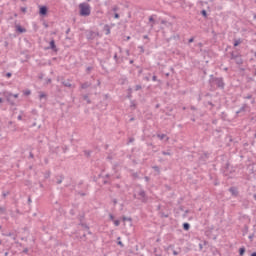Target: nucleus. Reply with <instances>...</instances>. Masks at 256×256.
Listing matches in <instances>:
<instances>
[{"label":"nucleus","mask_w":256,"mask_h":256,"mask_svg":"<svg viewBox=\"0 0 256 256\" xmlns=\"http://www.w3.org/2000/svg\"><path fill=\"white\" fill-rule=\"evenodd\" d=\"M208 84L211 91H217V89L223 91L225 89V79L223 77H215L213 74L209 76Z\"/></svg>","instance_id":"obj_1"},{"label":"nucleus","mask_w":256,"mask_h":256,"mask_svg":"<svg viewBox=\"0 0 256 256\" xmlns=\"http://www.w3.org/2000/svg\"><path fill=\"white\" fill-rule=\"evenodd\" d=\"M80 16L81 17H89L91 15V6L87 3L79 4Z\"/></svg>","instance_id":"obj_2"},{"label":"nucleus","mask_w":256,"mask_h":256,"mask_svg":"<svg viewBox=\"0 0 256 256\" xmlns=\"http://www.w3.org/2000/svg\"><path fill=\"white\" fill-rule=\"evenodd\" d=\"M138 201L140 203H149V196H147V192L145 189L141 188L138 191Z\"/></svg>","instance_id":"obj_3"},{"label":"nucleus","mask_w":256,"mask_h":256,"mask_svg":"<svg viewBox=\"0 0 256 256\" xmlns=\"http://www.w3.org/2000/svg\"><path fill=\"white\" fill-rule=\"evenodd\" d=\"M230 59L235 61L236 65H243V58L239 53L231 52Z\"/></svg>","instance_id":"obj_4"},{"label":"nucleus","mask_w":256,"mask_h":256,"mask_svg":"<svg viewBox=\"0 0 256 256\" xmlns=\"http://www.w3.org/2000/svg\"><path fill=\"white\" fill-rule=\"evenodd\" d=\"M85 36L88 41H94L96 37H99V32H95L93 30H86Z\"/></svg>","instance_id":"obj_5"},{"label":"nucleus","mask_w":256,"mask_h":256,"mask_svg":"<svg viewBox=\"0 0 256 256\" xmlns=\"http://www.w3.org/2000/svg\"><path fill=\"white\" fill-rule=\"evenodd\" d=\"M3 95L7 101V103H9V105H11L12 107H15V100H13V93L6 91L3 92Z\"/></svg>","instance_id":"obj_6"},{"label":"nucleus","mask_w":256,"mask_h":256,"mask_svg":"<svg viewBox=\"0 0 256 256\" xmlns=\"http://www.w3.org/2000/svg\"><path fill=\"white\" fill-rule=\"evenodd\" d=\"M229 193H231L232 197H239V190L237 187L232 186L228 189Z\"/></svg>","instance_id":"obj_7"},{"label":"nucleus","mask_w":256,"mask_h":256,"mask_svg":"<svg viewBox=\"0 0 256 256\" xmlns=\"http://www.w3.org/2000/svg\"><path fill=\"white\" fill-rule=\"evenodd\" d=\"M247 109H249V106L246 103L242 104L240 109L238 111H236V117H239L240 113H245V111H247Z\"/></svg>","instance_id":"obj_8"},{"label":"nucleus","mask_w":256,"mask_h":256,"mask_svg":"<svg viewBox=\"0 0 256 256\" xmlns=\"http://www.w3.org/2000/svg\"><path fill=\"white\" fill-rule=\"evenodd\" d=\"M47 49H51L52 51H54L55 53H57V51H59V49H57V45H55V39H52L49 43V47H47Z\"/></svg>","instance_id":"obj_9"},{"label":"nucleus","mask_w":256,"mask_h":256,"mask_svg":"<svg viewBox=\"0 0 256 256\" xmlns=\"http://www.w3.org/2000/svg\"><path fill=\"white\" fill-rule=\"evenodd\" d=\"M47 6H40L39 9V15H41L42 17H45V15H47Z\"/></svg>","instance_id":"obj_10"},{"label":"nucleus","mask_w":256,"mask_h":256,"mask_svg":"<svg viewBox=\"0 0 256 256\" xmlns=\"http://www.w3.org/2000/svg\"><path fill=\"white\" fill-rule=\"evenodd\" d=\"M243 99H250L251 100V105H255V98H253L252 94L244 95Z\"/></svg>","instance_id":"obj_11"},{"label":"nucleus","mask_w":256,"mask_h":256,"mask_svg":"<svg viewBox=\"0 0 256 256\" xmlns=\"http://www.w3.org/2000/svg\"><path fill=\"white\" fill-rule=\"evenodd\" d=\"M16 31L18 33H27V29L23 28L21 25L16 26Z\"/></svg>","instance_id":"obj_12"},{"label":"nucleus","mask_w":256,"mask_h":256,"mask_svg":"<svg viewBox=\"0 0 256 256\" xmlns=\"http://www.w3.org/2000/svg\"><path fill=\"white\" fill-rule=\"evenodd\" d=\"M127 99H133V88H131V87H129L128 89H127Z\"/></svg>","instance_id":"obj_13"},{"label":"nucleus","mask_w":256,"mask_h":256,"mask_svg":"<svg viewBox=\"0 0 256 256\" xmlns=\"http://www.w3.org/2000/svg\"><path fill=\"white\" fill-rule=\"evenodd\" d=\"M3 237H12L13 241H15V239H17V236H15V234H13V232L10 233H2Z\"/></svg>","instance_id":"obj_14"},{"label":"nucleus","mask_w":256,"mask_h":256,"mask_svg":"<svg viewBox=\"0 0 256 256\" xmlns=\"http://www.w3.org/2000/svg\"><path fill=\"white\" fill-rule=\"evenodd\" d=\"M56 179H57V181H56L57 185H61V183H63V179H65V176L60 175V176L56 177Z\"/></svg>","instance_id":"obj_15"},{"label":"nucleus","mask_w":256,"mask_h":256,"mask_svg":"<svg viewBox=\"0 0 256 256\" xmlns=\"http://www.w3.org/2000/svg\"><path fill=\"white\" fill-rule=\"evenodd\" d=\"M88 87H91L90 82H84L81 84V89H88Z\"/></svg>","instance_id":"obj_16"},{"label":"nucleus","mask_w":256,"mask_h":256,"mask_svg":"<svg viewBox=\"0 0 256 256\" xmlns=\"http://www.w3.org/2000/svg\"><path fill=\"white\" fill-rule=\"evenodd\" d=\"M62 85H63L64 87H69V88L73 87V84L70 83L69 80H67V81H62Z\"/></svg>","instance_id":"obj_17"},{"label":"nucleus","mask_w":256,"mask_h":256,"mask_svg":"<svg viewBox=\"0 0 256 256\" xmlns=\"http://www.w3.org/2000/svg\"><path fill=\"white\" fill-rule=\"evenodd\" d=\"M183 229L184 231H189V229H191V224L188 222L183 223Z\"/></svg>","instance_id":"obj_18"},{"label":"nucleus","mask_w":256,"mask_h":256,"mask_svg":"<svg viewBox=\"0 0 256 256\" xmlns=\"http://www.w3.org/2000/svg\"><path fill=\"white\" fill-rule=\"evenodd\" d=\"M104 30L106 31L105 35H111V27L109 25H105Z\"/></svg>","instance_id":"obj_19"},{"label":"nucleus","mask_w":256,"mask_h":256,"mask_svg":"<svg viewBox=\"0 0 256 256\" xmlns=\"http://www.w3.org/2000/svg\"><path fill=\"white\" fill-rule=\"evenodd\" d=\"M234 47H239V45H241V38L238 39H234Z\"/></svg>","instance_id":"obj_20"},{"label":"nucleus","mask_w":256,"mask_h":256,"mask_svg":"<svg viewBox=\"0 0 256 256\" xmlns=\"http://www.w3.org/2000/svg\"><path fill=\"white\" fill-rule=\"evenodd\" d=\"M245 251H246L245 246H242L241 248H239V255L240 256L245 255Z\"/></svg>","instance_id":"obj_21"},{"label":"nucleus","mask_w":256,"mask_h":256,"mask_svg":"<svg viewBox=\"0 0 256 256\" xmlns=\"http://www.w3.org/2000/svg\"><path fill=\"white\" fill-rule=\"evenodd\" d=\"M130 107L131 109H137V103H135V100L130 101Z\"/></svg>","instance_id":"obj_22"},{"label":"nucleus","mask_w":256,"mask_h":256,"mask_svg":"<svg viewBox=\"0 0 256 256\" xmlns=\"http://www.w3.org/2000/svg\"><path fill=\"white\" fill-rule=\"evenodd\" d=\"M83 99H84V101H86L88 103V105H91V99H89V95H87V94L84 95Z\"/></svg>","instance_id":"obj_23"},{"label":"nucleus","mask_w":256,"mask_h":256,"mask_svg":"<svg viewBox=\"0 0 256 256\" xmlns=\"http://www.w3.org/2000/svg\"><path fill=\"white\" fill-rule=\"evenodd\" d=\"M117 245H119V247H125V245L123 244V242L121 241V237L117 238Z\"/></svg>","instance_id":"obj_24"},{"label":"nucleus","mask_w":256,"mask_h":256,"mask_svg":"<svg viewBox=\"0 0 256 256\" xmlns=\"http://www.w3.org/2000/svg\"><path fill=\"white\" fill-rule=\"evenodd\" d=\"M39 99H47V94H45L44 92H40Z\"/></svg>","instance_id":"obj_25"},{"label":"nucleus","mask_w":256,"mask_h":256,"mask_svg":"<svg viewBox=\"0 0 256 256\" xmlns=\"http://www.w3.org/2000/svg\"><path fill=\"white\" fill-rule=\"evenodd\" d=\"M122 221H130V223H131V221H133V218L132 217H126V216H123L122 217Z\"/></svg>","instance_id":"obj_26"},{"label":"nucleus","mask_w":256,"mask_h":256,"mask_svg":"<svg viewBox=\"0 0 256 256\" xmlns=\"http://www.w3.org/2000/svg\"><path fill=\"white\" fill-rule=\"evenodd\" d=\"M149 21H150V23H152V24L150 25V27H153V26L155 25V19L153 18V16H150V17H149Z\"/></svg>","instance_id":"obj_27"},{"label":"nucleus","mask_w":256,"mask_h":256,"mask_svg":"<svg viewBox=\"0 0 256 256\" xmlns=\"http://www.w3.org/2000/svg\"><path fill=\"white\" fill-rule=\"evenodd\" d=\"M157 137H158V139H160V141H163V139L165 137H167V135H165V134H157Z\"/></svg>","instance_id":"obj_28"},{"label":"nucleus","mask_w":256,"mask_h":256,"mask_svg":"<svg viewBox=\"0 0 256 256\" xmlns=\"http://www.w3.org/2000/svg\"><path fill=\"white\" fill-rule=\"evenodd\" d=\"M152 169H154V171H156V173H161V169L159 168V166H153Z\"/></svg>","instance_id":"obj_29"},{"label":"nucleus","mask_w":256,"mask_h":256,"mask_svg":"<svg viewBox=\"0 0 256 256\" xmlns=\"http://www.w3.org/2000/svg\"><path fill=\"white\" fill-rule=\"evenodd\" d=\"M6 211H7V209L5 207H0V213L2 215H5Z\"/></svg>","instance_id":"obj_30"},{"label":"nucleus","mask_w":256,"mask_h":256,"mask_svg":"<svg viewBox=\"0 0 256 256\" xmlns=\"http://www.w3.org/2000/svg\"><path fill=\"white\" fill-rule=\"evenodd\" d=\"M141 89H143V86H141L140 84L135 86V91H141Z\"/></svg>","instance_id":"obj_31"},{"label":"nucleus","mask_w":256,"mask_h":256,"mask_svg":"<svg viewBox=\"0 0 256 256\" xmlns=\"http://www.w3.org/2000/svg\"><path fill=\"white\" fill-rule=\"evenodd\" d=\"M115 227H119L121 225V222L119 220H114Z\"/></svg>","instance_id":"obj_32"},{"label":"nucleus","mask_w":256,"mask_h":256,"mask_svg":"<svg viewBox=\"0 0 256 256\" xmlns=\"http://www.w3.org/2000/svg\"><path fill=\"white\" fill-rule=\"evenodd\" d=\"M112 11L117 13V11H119V6H113Z\"/></svg>","instance_id":"obj_33"},{"label":"nucleus","mask_w":256,"mask_h":256,"mask_svg":"<svg viewBox=\"0 0 256 256\" xmlns=\"http://www.w3.org/2000/svg\"><path fill=\"white\" fill-rule=\"evenodd\" d=\"M201 15H202L203 17H207V10H202V11H201Z\"/></svg>","instance_id":"obj_34"},{"label":"nucleus","mask_w":256,"mask_h":256,"mask_svg":"<svg viewBox=\"0 0 256 256\" xmlns=\"http://www.w3.org/2000/svg\"><path fill=\"white\" fill-rule=\"evenodd\" d=\"M20 11H21L22 13H27V7H21V8H20Z\"/></svg>","instance_id":"obj_35"},{"label":"nucleus","mask_w":256,"mask_h":256,"mask_svg":"<svg viewBox=\"0 0 256 256\" xmlns=\"http://www.w3.org/2000/svg\"><path fill=\"white\" fill-rule=\"evenodd\" d=\"M113 58L116 61V63H119V57L117 56V53L114 54Z\"/></svg>","instance_id":"obj_36"},{"label":"nucleus","mask_w":256,"mask_h":256,"mask_svg":"<svg viewBox=\"0 0 256 256\" xmlns=\"http://www.w3.org/2000/svg\"><path fill=\"white\" fill-rule=\"evenodd\" d=\"M138 49H140V53H145V48L143 46H138Z\"/></svg>","instance_id":"obj_37"},{"label":"nucleus","mask_w":256,"mask_h":256,"mask_svg":"<svg viewBox=\"0 0 256 256\" xmlns=\"http://www.w3.org/2000/svg\"><path fill=\"white\" fill-rule=\"evenodd\" d=\"M78 195H80V197H85L87 195V193L79 191Z\"/></svg>","instance_id":"obj_38"},{"label":"nucleus","mask_w":256,"mask_h":256,"mask_svg":"<svg viewBox=\"0 0 256 256\" xmlns=\"http://www.w3.org/2000/svg\"><path fill=\"white\" fill-rule=\"evenodd\" d=\"M110 221H115V216L113 214H109Z\"/></svg>","instance_id":"obj_39"},{"label":"nucleus","mask_w":256,"mask_h":256,"mask_svg":"<svg viewBox=\"0 0 256 256\" xmlns=\"http://www.w3.org/2000/svg\"><path fill=\"white\" fill-rule=\"evenodd\" d=\"M24 95H26V96L31 95V90H26V91H24Z\"/></svg>","instance_id":"obj_40"},{"label":"nucleus","mask_w":256,"mask_h":256,"mask_svg":"<svg viewBox=\"0 0 256 256\" xmlns=\"http://www.w3.org/2000/svg\"><path fill=\"white\" fill-rule=\"evenodd\" d=\"M133 199H137L139 201V195H138V192L133 194Z\"/></svg>","instance_id":"obj_41"},{"label":"nucleus","mask_w":256,"mask_h":256,"mask_svg":"<svg viewBox=\"0 0 256 256\" xmlns=\"http://www.w3.org/2000/svg\"><path fill=\"white\" fill-rule=\"evenodd\" d=\"M133 142H135V138H133V137L129 138L128 145H129V143H133Z\"/></svg>","instance_id":"obj_42"},{"label":"nucleus","mask_w":256,"mask_h":256,"mask_svg":"<svg viewBox=\"0 0 256 256\" xmlns=\"http://www.w3.org/2000/svg\"><path fill=\"white\" fill-rule=\"evenodd\" d=\"M86 71H87V73H89L90 71H93V67L88 66V67L86 68Z\"/></svg>","instance_id":"obj_43"},{"label":"nucleus","mask_w":256,"mask_h":256,"mask_svg":"<svg viewBox=\"0 0 256 256\" xmlns=\"http://www.w3.org/2000/svg\"><path fill=\"white\" fill-rule=\"evenodd\" d=\"M12 75H13V74H12L11 72H7V73H6V77H7L8 79L11 78Z\"/></svg>","instance_id":"obj_44"},{"label":"nucleus","mask_w":256,"mask_h":256,"mask_svg":"<svg viewBox=\"0 0 256 256\" xmlns=\"http://www.w3.org/2000/svg\"><path fill=\"white\" fill-rule=\"evenodd\" d=\"M35 157V155L33 154V152H29V159H33Z\"/></svg>","instance_id":"obj_45"},{"label":"nucleus","mask_w":256,"mask_h":256,"mask_svg":"<svg viewBox=\"0 0 256 256\" xmlns=\"http://www.w3.org/2000/svg\"><path fill=\"white\" fill-rule=\"evenodd\" d=\"M161 217H164L165 219H167L169 217V215L165 214V213H161Z\"/></svg>","instance_id":"obj_46"},{"label":"nucleus","mask_w":256,"mask_h":256,"mask_svg":"<svg viewBox=\"0 0 256 256\" xmlns=\"http://www.w3.org/2000/svg\"><path fill=\"white\" fill-rule=\"evenodd\" d=\"M12 98L13 99H18L19 98V94H12Z\"/></svg>","instance_id":"obj_47"},{"label":"nucleus","mask_w":256,"mask_h":256,"mask_svg":"<svg viewBox=\"0 0 256 256\" xmlns=\"http://www.w3.org/2000/svg\"><path fill=\"white\" fill-rule=\"evenodd\" d=\"M144 181H146V183H149V181H150L149 176H145V177H144Z\"/></svg>","instance_id":"obj_48"},{"label":"nucleus","mask_w":256,"mask_h":256,"mask_svg":"<svg viewBox=\"0 0 256 256\" xmlns=\"http://www.w3.org/2000/svg\"><path fill=\"white\" fill-rule=\"evenodd\" d=\"M207 105H210V107H215V104H213V102H211V101H208Z\"/></svg>","instance_id":"obj_49"},{"label":"nucleus","mask_w":256,"mask_h":256,"mask_svg":"<svg viewBox=\"0 0 256 256\" xmlns=\"http://www.w3.org/2000/svg\"><path fill=\"white\" fill-rule=\"evenodd\" d=\"M162 155H171V152L162 151Z\"/></svg>","instance_id":"obj_50"},{"label":"nucleus","mask_w":256,"mask_h":256,"mask_svg":"<svg viewBox=\"0 0 256 256\" xmlns=\"http://www.w3.org/2000/svg\"><path fill=\"white\" fill-rule=\"evenodd\" d=\"M193 41H195V38H194V37H191V38L188 40V43H193Z\"/></svg>","instance_id":"obj_51"},{"label":"nucleus","mask_w":256,"mask_h":256,"mask_svg":"<svg viewBox=\"0 0 256 256\" xmlns=\"http://www.w3.org/2000/svg\"><path fill=\"white\" fill-rule=\"evenodd\" d=\"M85 155H87V157H90L91 156V152L89 151H84Z\"/></svg>","instance_id":"obj_52"},{"label":"nucleus","mask_w":256,"mask_h":256,"mask_svg":"<svg viewBox=\"0 0 256 256\" xmlns=\"http://www.w3.org/2000/svg\"><path fill=\"white\" fill-rule=\"evenodd\" d=\"M119 17H120V16H119V13H115V14H114V19H119Z\"/></svg>","instance_id":"obj_53"},{"label":"nucleus","mask_w":256,"mask_h":256,"mask_svg":"<svg viewBox=\"0 0 256 256\" xmlns=\"http://www.w3.org/2000/svg\"><path fill=\"white\" fill-rule=\"evenodd\" d=\"M23 253H25V254L27 255V253H29V248H25V249L23 250Z\"/></svg>","instance_id":"obj_54"},{"label":"nucleus","mask_w":256,"mask_h":256,"mask_svg":"<svg viewBox=\"0 0 256 256\" xmlns=\"http://www.w3.org/2000/svg\"><path fill=\"white\" fill-rule=\"evenodd\" d=\"M17 119H18V121H22L23 116L20 114V115H18Z\"/></svg>","instance_id":"obj_55"},{"label":"nucleus","mask_w":256,"mask_h":256,"mask_svg":"<svg viewBox=\"0 0 256 256\" xmlns=\"http://www.w3.org/2000/svg\"><path fill=\"white\" fill-rule=\"evenodd\" d=\"M152 81H160V80H157V76L154 75V76L152 77Z\"/></svg>","instance_id":"obj_56"},{"label":"nucleus","mask_w":256,"mask_h":256,"mask_svg":"<svg viewBox=\"0 0 256 256\" xmlns=\"http://www.w3.org/2000/svg\"><path fill=\"white\" fill-rule=\"evenodd\" d=\"M112 203L114 204V206L117 205V199L114 198V199L112 200Z\"/></svg>","instance_id":"obj_57"},{"label":"nucleus","mask_w":256,"mask_h":256,"mask_svg":"<svg viewBox=\"0 0 256 256\" xmlns=\"http://www.w3.org/2000/svg\"><path fill=\"white\" fill-rule=\"evenodd\" d=\"M172 253H173V255H175V256L179 255V252H177L176 250H173Z\"/></svg>","instance_id":"obj_58"},{"label":"nucleus","mask_w":256,"mask_h":256,"mask_svg":"<svg viewBox=\"0 0 256 256\" xmlns=\"http://www.w3.org/2000/svg\"><path fill=\"white\" fill-rule=\"evenodd\" d=\"M133 177L135 178V179H137V177H139V174L136 172V173H133Z\"/></svg>","instance_id":"obj_59"},{"label":"nucleus","mask_w":256,"mask_h":256,"mask_svg":"<svg viewBox=\"0 0 256 256\" xmlns=\"http://www.w3.org/2000/svg\"><path fill=\"white\" fill-rule=\"evenodd\" d=\"M69 33H71V28H68V29L66 30V35H69Z\"/></svg>","instance_id":"obj_60"},{"label":"nucleus","mask_w":256,"mask_h":256,"mask_svg":"<svg viewBox=\"0 0 256 256\" xmlns=\"http://www.w3.org/2000/svg\"><path fill=\"white\" fill-rule=\"evenodd\" d=\"M199 249H200V251H203V244H199Z\"/></svg>","instance_id":"obj_61"},{"label":"nucleus","mask_w":256,"mask_h":256,"mask_svg":"<svg viewBox=\"0 0 256 256\" xmlns=\"http://www.w3.org/2000/svg\"><path fill=\"white\" fill-rule=\"evenodd\" d=\"M4 46H5V47H9V42L5 41V42H4Z\"/></svg>","instance_id":"obj_62"},{"label":"nucleus","mask_w":256,"mask_h":256,"mask_svg":"<svg viewBox=\"0 0 256 256\" xmlns=\"http://www.w3.org/2000/svg\"><path fill=\"white\" fill-rule=\"evenodd\" d=\"M9 195V192L3 193V197H7Z\"/></svg>","instance_id":"obj_63"},{"label":"nucleus","mask_w":256,"mask_h":256,"mask_svg":"<svg viewBox=\"0 0 256 256\" xmlns=\"http://www.w3.org/2000/svg\"><path fill=\"white\" fill-rule=\"evenodd\" d=\"M250 256H256V252H253Z\"/></svg>","instance_id":"obj_64"}]
</instances>
